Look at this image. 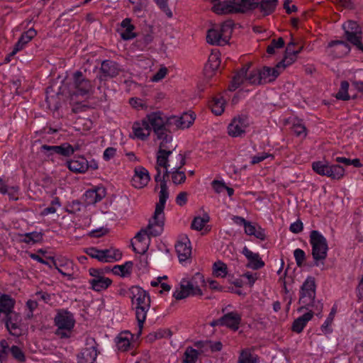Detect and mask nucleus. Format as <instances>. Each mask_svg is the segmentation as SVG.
<instances>
[{
    "mask_svg": "<svg viewBox=\"0 0 363 363\" xmlns=\"http://www.w3.org/2000/svg\"><path fill=\"white\" fill-rule=\"evenodd\" d=\"M43 234L38 232H31L27 233L25 236L24 241L28 244H33L40 241L43 239Z\"/></svg>",
    "mask_w": 363,
    "mask_h": 363,
    "instance_id": "5fc2aeb1",
    "label": "nucleus"
},
{
    "mask_svg": "<svg viewBox=\"0 0 363 363\" xmlns=\"http://www.w3.org/2000/svg\"><path fill=\"white\" fill-rule=\"evenodd\" d=\"M160 191L159 194V202L157 203L154 216L149 220L148 227L152 228L150 233L153 235H160L164 230L165 203L169 198L167 181H162L160 184Z\"/></svg>",
    "mask_w": 363,
    "mask_h": 363,
    "instance_id": "f03ea898",
    "label": "nucleus"
},
{
    "mask_svg": "<svg viewBox=\"0 0 363 363\" xmlns=\"http://www.w3.org/2000/svg\"><path fill=\"white\" fill-rule=\"evenodd\" d=\"M85 252L92 258L98 259L99 262H103L102 250H99L96 247H91L86 248Z\"/></svg>",
    "mask_w": 363,
    "mask_h": 363,
    "instance_id": "13d9d810",
    "label": "nucleus"
},
{
    "mask_svg": "<svg viewBox=\"0 0 363 363\" xmlns=\"http://www.w3.org/2000/svg\"><path fill=\"white\" fill-rule=\"evenodd\" d=\"M303 223L300 220H297L290 225L289 230L291 232L298 234L303 230Z\"/></svg>",
    "mask_w": 363,
    "mask_h": 363,
    "instance_id": "774afa93",
    "label": "nucleus"
},
{
    "mask_svg": "<svg viewBox=\"0 0 363 363\" xmlns=\"http://www.w3.org/2000/svg\"><path fill=\"white\" fill-rule=\"evenodd\" d=\"M150 242V239L147 238V242H145L142 245H135V246L133 244V248L135 252L139 253V254H145L149 247V244Z\"/></svg>",
    "mask_w": 363,
    "mask_h": 363,
    "instance_id": "e2e57ef3",
    "label": "nucleus"
},
{
    "mask_svg": "<svg viewBox=\"0 0 363 363\" xmlns=\"http://www.w3.org/2000/svg\"><path fill=\"white\" fill-rule=\"evenodd\" d=\"M349 86V83L347 81H342L341 82L340 89L335 95L337 99L347 101L350 99L348 94Z\"/></svg>",
    "mask_w": 363,
    "mask_h": 363,
    "instance_id": "09e8293b",
    "label": "nucleus"
},
{
    "mask_svg": "<svg viewBox=\"0 0 363 363\" xmlns=\"http://www.w3.org/2000/svg\"><path fill=\"white\" fill-rule=\"evenodd\" d=\"M234 23L232 21H225L220 28H211L208 30L206 40L209 44L223 46L228 43Z\"/></svg>",
    "mask_w": 363,
    "mask_h": 363,
    "instance_id": "6e6552de",
    "label": "nucleus"
},
{
    "mask_svg": "<svg viewBox=\"0 0 363 363\" xmlns=\"http://www.w3.org/2000/svg\"><path fill=\"white\" fill-rule=\"evenodd\" d=\"M73 150L71 148V145L65 143L60 145H43L40 147V152L48 160H53L54 155H59L64 157H69L72 155Z\"/></svg>",
    "mask_w": 363,
    "mask_h": 363,
    "instance_id": "2eb2a0df",
    "label": "nucleus"
},
{
    "mask_svg": "<svg viewBox=\"0 0 363 363\" xmlns=\"http://www.w3.org/2000/svg\"><path fill=\"white\" fill-rule=\"evenodd\" d=\"M193 113H184L180 116H172L169 117L168 124L170 125L171 132L179 128H189L194 121Z\"/></svg>",
    "mask_w": 363,
    "mask_h": 363,
    "instance_id": "f3484780",
    "label": "nucleus"
},
{
    "mask_svg": "<svg viewBox=\"0 0 363 363\" xmlns=\"http://www.w3.org/2000/svg\"><path fill=\"white\" fill-rule=\"evenodd\" d=\"M255 0H228L214 4L213 11L217 14L245 13L255 5Z\"/></svg>",
    "mask_w": 363,
    "mask_h": 363,
    "instance_id": "423d86ee",
    "label": "nucleus"
},
{
    "mask_svg": "<svg viewBox=\"0 0 363 363\" xmlns=\"http://www.w3.org/2000/svg\"><path fill=\"white\" fill-rule=\"evenodd\" d=\"M130 291L132 307L135 310L138 323V334L140 335L147 313L150 308L151 300L149 293L139 286H130Z\"/></svg>",
    "mask_w": 363,
    "mask_h": 363,
    "instance_id": "f257e3e1",
    "label": "nucleus"
},
{
    "mask_svg": "<svg viewBox=\"0 0 363 363\" xmlns=\"http://www.w3.org/2000/svg\"><path fill=\"white\" fill-rule=\"evenodd\" d=\"M2 320L11 335L18 337L21 335V329L20 328L21 317L18 313H11L9 316L3 317Z\"/></svg>",
    "mask_w": 363,
    "mask_h": 363,
    "instance_id": "a211bd4d",
    "label": "nucleus"
},
{
    "mask_svg": "<svg viewBox=\"0 0 363 363\" xmlns=\"http://www.w3.org/2000/svg\"><path fill=\"white\" fill-rule=\"evenodd\" d=\"M170 142L161 141L160 147L157 153V162L155 167H169V157L172 155V151L166 150L167 145Z\"/></svg>",
    "mask_w": 363,
    "mask_h": 363,
    "instance_id": "a878e982",
    "label": "nucleus"
},
{
    "mask_svg": "<svg viewBox=\"0 0 363 363\" xmlns=\"http://www.w3.org/2000/svg\"><path fill=\"white\" fill-rule=\"evenodd\" d=\"M194 345L198 349L199 354L206 353L209 351V340H198L194 342Z\"/></svg>",
    "mask_w": 363,
    "mask_h": 363,
    "instance_id": "bf43d9fd",
    "label": "nucleus"
},
{
    "mask_svg": "<svg viewBox=\"0 0 363 363\" xmlns=\"http://www.w3.org/2000/svg\"><path fill=\"white\" fill-rule=\"evenodd\" d=\"M67 168L72 172L83 174L88 170V160L82 155H75L66 163Z\"/></svg>",
    "mask_w": 363,
    "mask_h": 363,
    "instance_id": "b1692460",
    "label": "nucleus"
},
{
    "mask_svg": "<svg viewBox=\"0 0 363 363\" xmlns=\"http://www.w3.org/2000/svg\"><path fill=\"white\" fill-rule=\"evenodd\" d=\"M150 180V174L145 167L139 166L135 168V173L131 180L132 185L135 188H143L147 185Z\"/></svg>",
    "mask_w": 363,
    "mask_h": 363,
    "instance_id": "412c9836",
    "label": "nucleus"
},
{
    "mask_svg": "<svg viewBox=\"0 0 363 363\" xmlns=\"http://www.w3.org/2000/svg\"><path fill=\"white\" fill-rule=\"evenodd\" d=\"M315 282L313 277H308L300 289L299 303L307 310L316 311V315L320 316L323 304L320 301H315Z\"/></svg>",
    "mask_w": 363,
    "mask_h": 363,
    "instance_id": "20e7f679",
    "label": "nucleus"
},
{
    "mask_svg": "<svg viewBox=\"0 0 363 363\" xmlns=\"http://www.w3.org/2000/svg\"><path fill=\"white\" fill-rule=\"evenodd\" d=\"M54 267L57 271L68 279L71 280L73 279V263L69 259H55L53 257H49Z\"/></svg>",
    "mask_w": 363,
    "mask_h": 363,
    "instance_id": "aec40b11",
    "label": "nucleus"
},
{
    "mask_svg": "<svg viewBox=\"0 0 363 363\" xmlns=\"http://www.w3.org/2000/svg\"><path fill=\"white\" fill-rule=\"evenodd\" d=\"M85 202L91 205L101 201L106 196V189L103 187H96L88 189L84 193Z\"/></svg>",
    "mask_w": 363,
    "mask_h": 363,
    "instance_id": "cd10ccee",
    "label": "nucleus"
},
{
    "mask_svg": "<svg viewBox=\"0 0 363 363\" xmlns=\"http://www.w3.org/2000/svg\"><path fill=\"white\" fill-rule=\"evenodd\" d=\"M122 254L118 250H102L103 262H113L121 258Z\"/></svg>",
    "mask_w": 363,
    "mask_h": 363,
    "instance_id": "58836bf2",
    "label": "nucleus"
},
{
    "mask_svg": "<svg viewBox=\"0 0 363 363\" xmlns=\"http://www.w3.org/2000/svg\"><path fill=\"white\" fill-rule=\"evenodd\" d=\"M242 316L237 311L227 313L222 316L223 326H225L234 331L238 330L241 323Z\"/></svg>",
    "mask_w": 363,
    "mask_h": 363,
    "instance_id": "bb28decb",
    "label": "nucleus"
},
{
    "mask_svg": "<svg viewBox=\"0 0 363 363\" xmlns=\"http://www.w3.org/2000/svg\"><path fill=\"white\" fill-rule=\"evenodd\" d=\"M211 186L215 192L217 194H220L226 188L225 184L223 181L219 180H213L211 182Z\"/></svg>",
    "mask_w": 363,
    "mask_h": 363,
    "instance_id": "0e129e2a",
    "label": "nucleus"
},
{
    "mask_svg": "<svg viewBox=\"0 0 363 363\" xmlns=\"http://www.w3.org/2000/svg\"><path fill=\"white\" fill-rule=\"evenodd\" d=\"M121 71L119 65L113 60H105L101 63L99 73L96 76V79L100 82L107 81L108 79L116 77L119 74Z\"/></svg>",
    "mask_w": 363,
    "mask_h": 363,
    "instance_id": "ddd939ff",
    "label": "nucleus"
},
{
    "mask_svg": "<svg viewBox=\"0 0 363 363\" xmlns=\"http://www.w3.org/2000/svg\"><path fill=\"white\" fill-rule=\"evenodd\" d=\"M335 313H336V308L335 307H333L328 318H326V320L324 321V323L321 325V330L324 333L326 334V333H331L332 330L330 329V325H331V323L333 321Z\"/></svg>",
    "mask_w": 363,
    "mask_h": 363,
    "instance_id": "3c124183",
    "label": "nucleus"
},
{
    "mask_svg": "<svg viewBox=\"0 0 363 363\" xmlns=\"http://www.w3.org/2000/svg\"><path fill=\"white\" fill-rule=\"evenodd\" d=\"M294 256L297 266L301 267L304 260L306 259L305 252L300 248H297L294 251Z\"/></svg>",
    "mask_w": 363,
    "mask_h": 363,
    "instance_id": "052dcab7",
    "label": "nucleus"
},
{
    "mask_svg": "<svg viewBox=\"0 0 363 363\" xmlns=\"http://www.w3.org/2000/svg\"><path fill=\"white\" fill-rule=\"evenodd\" d=\"M133 137L141 140H145L150 135V129L143 118L141 122H135L132 127Z\"/></svg>",
    "mask_w": 363,
    "mask_h": 363,
    "instance_id": "7c9ffc66",
    "label": "nucleus"
},
{
    "mask_svg": "<svg viewBox=\"0 0 363 363\" xmlns=\"http://www.w3.org/2000/svg\"><path fill=\"white\" fill-rule=\"evenodd\" d=\"M163 168L164 169V171L163 175L161 176V169L159 167H155L157 174L155 176V181L156 182H160L161 184V182L162 181H166V179L169 177V170L168 169L169 167H163Z\"/></svg>",
    "mask_w": 363,
    "mask_h": 363,
    "instance_id": "680f3d73",
    "label": "nucleus"
},
{
    "mask_svg": "<svg viewBox=\"0 0 363 363\" xmlns=\"http://www.w3.org/2000/svg\"><path fill=\"white\" fill-rule=\"evenodd\" d=\"M37 35V32L34 28H30L26 32H23L19 38L17 43L15 44L12 52L6 58L8 62L10 57L14 56L18 52L23 50L24 47Z\"/></svg>",
    "mask_w": 363,
    "mask_h": 363,
    "instance_id": "4be33fe9",
    "label": "nucleus"
},
{
    "mask_svg": "<svg viewBox=\"0 0 363 363\" xmlns=\"http://www.w3.org/2000/svg\"><path fill=\"white\" fill-rule=\"evenodd\" d=\"M247 71V69L242 68L235 74L230 84L229 85L230 91H233L240 87L244 80L246 79Z\"/></svg>",
    "mask_w": 363,
    "mask_h": 363,
    "instance_id": "4c0bfd02",
    "label": "nucleus"
},
{
    "mask_svg": "<svg viewBox=\"0 0 363 363\" xmlns=\"http://www.w3.org/2000/svg\"><path fill=\"white\" fill-rule=\"evenodd\" d=\"M238 363H258V357L247 350H242L238 358Z\"/></svg>",
    "mask_w": 363,
    "mask_h": 363,
    "instance_id": "49530a36",
    "label": "nucleus"
},
{
    "mask_svg": "<svg viewBox=\"0 0 363 363\" xmlns=\"http://www.w3.org/2000/svg\"><path fill=\"white\" fill-rule=\"evenodd\" d=\"M296 43L291 40L286 46L284 59L277 64L278 67L284 69L294 62L298 56V52L294 48Z\"/></svg>",
    "mask_w": 363,
    "mask_h": 363,
    "instance_id": "c756f323",
    "label": "nucleus"
},
{
    "mask_svg": "<svg viewBox=\"0 0 363 363\" xmlns=\"http://www.w3.org/2000/svg\"><path fill=\"white\" fill-rule=\"evenodd\" d=\"M72 80L73 95L85 96L94 92L93 83L81 71H77L73 74Z\"/></svg>",
    "mask_w": 363,
    "mask_h": 363,
    "instance_id": "9d476101",
    "label": "nucleus"
},
{
    "mask_svg": "<svg viewBox=\"0 0 363 363\" xmlns=\"http://www.w3.org/2000/svg\"><path fill=\"white\" fill-rule=\"evenodd\" d=\"M144 119L150 129L153 130L157 139L161 141L172 142L171 128L170 125L168 124L169 117L161 111H154L148 113Z\"/></svg>",
    "mask_w": 363,
    "mask_h": 363,
    "instance_id": "7ed1b4c3",
    "label": "nucleus"
},
{
    "mask_svg": "<svg viewBox=\"0 0 363 363\" xmlns=\"http://www.w3.org/2000/svg\"><path fill=\"white\" fill-rule=\"evenodd\" d=\"M345 174V169L340 164H330L327 177L333 179H340Z\"/></svg>",
    "mask_w": 363,
    "mask_h": 363,
    "instance_id": "79ce46f5",
    "label": "nucleus"
},
{
    "mask_svg": "<svg viewBox=\"0 0 363 363\" xmlns=\"http://www.w3.org/2000/svg\"><path fill=\"white\" fill-rule=\"evenodd\" d=\"M342 29L346 40L355 46L358 50L363 52V44L362 43V32L357 22L348 21L343 23Z\"/></svg>",
    "mask_w": 363,
    "mask_h": 363,
    "instance_id": "9b49d317",
    "label": "nucleus"
},
{
    "mask_svg": "<svg viewBox=\"0 0 363 363\" xmlns=\"http://www.w3.org/2000/svg\"><path fill=\"white\" fill-rule=\"evenodd\" d=\"M9 352L16 361L19 362H24L26 361L25 354L19 347L13 345L10 347Z\"/></svg>",
    "mask_w": 363,
    "mask_h": 363,
    "instance_id": "603ef678",
    "label": "nucleus"
},
{
    "mask_svg": "<svg viewBox=\"0 0 363 363\" xmlns=\"http://www.w3.org/2000/svg\"><path fill=\"white\" fill-rule=\"evenodd\" d=\"M199 356V352L189 346L186 348L184 353L182 363H196Z\"/></svg>",
    "mask_w": 363,
    "mask_h": 363,
    "instance_id": "ea45409f",
    "label": "nucleus"
},
{
    "mask_svg": "<svg viewBox=\"0 0 363 363\" xmlns=\"http://www.w3.org/2000/svg\"><path fill=\"white\" fill-rule=\"evenodd\" d=\"M279 68L280 67H278L277 65L275 67L264 66L262 69H259V77L262 79L263 84L274 81L280 74L278 70Z\"/></svg>",
    "mask_w": 363,
    "mask_h": 363,
    "instance_id": "72a5a7b5",
    "label": "nucleus"
},
{
    "mask_svg": "<svg viewBox=\"0 0 363 363\" xmlns=\"http://www.w3.org/2000/svg\"><path fill=\"white\" fill-rule=\"evenodd\" d=\"M152 228H149L148 225L146 228L141 229L135 236V239L137 242L135 245H142L145 242H147V238H150V236L157 237V235H153L150 233Z\"/></svg>",
    "mask_w": 363,
    "mask_h": 363,
    "instance_id": "c03bdc74",
    "label": "nucleus"
},
{
    "mask_svg": "<svg viewBox=\"0 0 363 363\" xmlns=\"http://www.w3.org/2000/svg\"><path fill=\"white\" fill-rule=\"evenodd\" d=\"M198 280L204 282L203 277L200 273H196L191 279H182L179 288L175 289L173 296L177 300H182L189 296H201L203 294L198 285Z\"/></svg>",
    "mask_w": 363,
    "mask_h": 363,
    "instance_id": "0eeeda50",
    "label": "nucleus"
},
{
    "mask_svg": "<svg viewBox=\"0 0 363 363\" xmlns=\"http://www.w3.org/2000/svg\"><path fill=\"white\" fill-rule=\"evenodd\" d=\"M86 347L77 354L78 363H94L98 355L97 343L92 337L86 340Z\"/></svg>",
    "mask_w": 363,
    "mask_h": 363,
    "instance_id": "4468645a",
    "label": "nucleus"
},
{
    "mask_svg": "<svg viewBox=\"0 0 363 363\" xmlns=\"http://www.w3.org/2000/svg\"><path fill=\"white\" fill-rule=\"evenodd\" d=\"M175 250L180 262L186 261L191 255V242L187 237L182 238L175 245Z\"/></svg>",
    "mask_w": 363,
    "mask_h": 363,
    "instance_id": "5701e85b",
    "label": "nucleus"
},
{
    "mask_svg": "<svg viewBox=\"0 0 363 363\" xmlns=\"http://www.w3.org/2000/svg\"><path fill=\"white\" fill-rule=\"evenodd\" d=\"M220 63L219 55L218 52H212L208 57V65L212 70L218 68Z\"/></svg>",
    "mask_w": 363,
    "mask_h": 363,
    "instance_id": "4d7b16f0",
    "label": "nucleus"
},
{
    "mask_svg": "<svg viewBox=\"0 0 363 363\" xmlns=\"http://www.w3.org/2000/svg\"><path fill=\"white\" fill-rule=\"evenodd\" d=\"M255 5L252 7V9L258 8L259 11L264 16L271 15L274 12L278 5V0H255Z\"/></svg>",
    "mask_w": 363,
    "mask_h": 363,
    "instance_id": "c85d7f7f",
    "label": "nucleus"
},
{
    "mask_svg": "<svg viewBox=\"0 0 363 363\" xmlns=\"http://www.w3.org/2000/svg\"><path fill=\"white\" fill-rule=\"evenodd\" d=\"M330 164H325L322 161L313 162L312 164L313 170L321 175V176H327L328 174Z\"/></svg>",
    "mask_w": 363,
    "mask_h": 363,
    "instance_id": "de8ad7c7",
    "label": "nucleus"
},
{
    "mask_svg": "<svg viewBox=\"0 0 363 363\" xmlns=\"http://www.w3.org/2000/svg\"><path fill=\"white\" fill-rule=\"evenodd\" d=\"M7 194L10 200L16 201L18 200V195L19 191V187L18 186H12L7 189Z\"/></svg>",
    "mask_w": 363,
    "mask_h": 363,
    "instance_id": "338daca9",
    "label": "nucleus"
},
{
    "mask_svg": "<svg viewBox=\"0 0 363 363\" xmlns=\"http://www.w3.org/2000/svg\"><path fill=\"white\" fill-rule=\"evenodd\" d=\"M15 300L8 294H2L0 296V318L9 316L10 313H15L13 311Z\"/></svg>",
    "mask_w": 363,
    "mask_h": 363,
    "instance_id": "2f4dec72",
    "label": "nucleus"
},
{
    "mask_svg": "<svg viewBox=\"0 0 363 363\" xmlns=\"http://www.w3.org/2000/svg\"><path fill=\"white\" fill-rule=\"evenodd\" d=\"M89 273L92 279L89 280L91 288L95 291H101L106 289L112 283V281L105 277L104 269L90 268Z\"/></svg>",
    "mask_w": 363,
    "mask_h": 363,
    "instance_id": "f8f14e48",
    "label": "nucleus"
},
{
    "mask_svg": "<svg viewBox=\"0 0 363 363\" xmlns=\"http://www.w3.org/2000/svg\"><path fill=\"white\" fill-rule=\"evenodd\" d=\"M292 130L298 137L305 138L307 135L306 128L302 120L296 119L294 121Z\"/></svg>",
    "mask_w": 363,
    "mask_h": 363,
    "instance_id": "37998d69",
    "label": "nucleus"
},
{
    "mask_svg": "<svg viewBox=\"0 0 363 363\" xmlns=\"http://www.w3.org/2000/svg\"><path fill=\"white\" fill-rule=\"evenodd\" d=\"M311 245V254L313 259V265L320 267L324 265L327 257L328 245L326 238L318 230H311L309 235Z\"/></svg>",
    "mask_w": 363,
    "mask_h": 363,
    "instance_id": "39448f33",
    "label": "nucleus"
},
{
    "mask_svg": "<svg viewBox=\"0 0 363 363\" xmlns=\"http://www.w3.org/2000/svg\"><path fill=\"white\" fill-rule=\"evenodd\" d=\"M122 28H125V31L123 32L121 35V38L125 40H129L133 39L136 35L133 33L135 26L131 23V19L126 18L123 19L121 23Z\"/></svg>",
    "mask_w": 363,
    "mask_h": 363,
    "instance_id": "c9c22d12",
    "label": "nucleus"
},
{
    "mask_svg": "<svg viewBox=\"0 0 363 363\" xmlns=\"http://www.w3.org/2000/svg\"><path fill=\"white\" fill-rule=\"evenodd\" d=\"M210 106L212 112L216 116H220L224 111L225 100L222 96H216L213 99Z\"/></svg>",
    "mask_w": 363,
    "mask_h": 363,
    "instance_id": "a19ab883",
    "label": "nucleus"
},
{
    "mask_svg": "<svg viewBox=\"0 0 363 363\" xmlns=\"http://www.w3.org/2000/svg\"><path fill=\"white\" fill-rule=\"evenodd\" d=\"M260 77L259 69L252 71L248 75H246V79L252 84H263L262 79Z\"/></svg>",
    "mask_w": 363,
    "mask_h": 363,
    "instance_id": "864d4df0",
    "label": "nucleus"
},
{
    "mask_svg": "<svg viewBox=\"0 0 363 363\" xmlns=\"http://www.w3.org/2000/svg\"><path fill=\"white\" fill-rule=\"evenodd\" d=\"M242 253L248 260V263L246 264L247 268L257 270L264 266V262L260 258L259 255L252 252L246 246L243 247Z\"/></svg>",
    "mask_w": 363,
    "mask_h": 363,
    "instance_id": "393cba45",
    "label": "nucleus"
},
{
    "mask_svg": "<svg viewBox=\"0 0 363 363\" xmlns=\"http://www.w3.org/2000/svg\"><path fill=\"white\" fill-rule=\"evenodd\" d=\"M186 175L183 171L172 172V179L174 184H181L186 181Z\"/></svg>",
    "mask_w": 363,
    "mask_h": 363,
    "instance_id": "6e6d98bb",
    "label": "nucleus"
},
{
    "mask_svg": "<svg viewBox=\"0 0 363 363\" xmlns=\"http://www.w3.org/2000/svg\"><path fill=\"white\" fill-rule=\"evenodd\" d=\"M317 312L310 310L308 312L304 313L301 316L295 319L292 323L291 330L292 331L300 333L303 331L306 324L309 320H311L313 315H316Z\"/></svg>",
    "mask_w": 363,
    "mask_h": 363,
    "instance_id": "473e14b6",
    "label": "nucleus"
},
{
    "mask_svg": "<svg viewBox=\"0 0 363 363\" xmlns=\"http://www.w3.org/2000/svg\"><path fill=\"white\" fill-rule=\"evenodd\" d=\"M249 125V119L247 116L241 115L235 117L228 126L229 135L233 138L242 137Z\"/></svg>",
    "mask_w": 363,
    "mask_h": 363,
    "instance_id": "dca6fc26",
    "label": "nucleus"
},
{
    "mask_svg": "<svg viewBox=\"0 0 363 363\" xmlns=\"http://www.w3.org/2000/svg\"><path fill=\"white\" fill-rule=\"evenodd\" d=\"M133 334L129 331L121 333L116 338L117 347L121 351H126L130 348Z\"/></svg>",
    "mask_w": 363,
    "mask_h": 363,
    "instance_id": "f704fd0d",
    "label": "nucleus"
},
{
    "mask_svg": "<svg viewBox=\"0 0 363 363\" xmlns=\"http://www.w3.org/2000/svg\"><path fill=\"white\" fill-rule=\"evenodd\" d=\"M213 272L217 277H225L228 274L227 265L221 261L216 262L213 266Z\"/></svg>",
    "mask_w": 363,
    "mask_h": 363,
    "instance_id": "a18cd8bd",
    "label": "nucleus"
},
{
    "mask_svg": "<svg viewBox=\"0 0 363 363\" xmlns=\"http://www.w3.org/2000/svg\"><path fill=\"white\" fill-rule=\"evenodd\" d=\"M167 73V69L165 67H162L152 76V81L157 82L162 80L166 76Z\"/></svg>",
    "mask_w": 363,
    "mask_h": 363,
    "instance_id": "69168bd1",
    "label": "nucleus"
},
{
    "mask_svg": "<svg viewBox=\"0 0 363 363\" xmlns=\"http://www.w3.org/2000/svg\"><path fill=\"white\" fill-rule=\"evenodd\" d=\"M208 221L209 216L208 215H206L203 217H195L191 222V228L193 230H201Z\"/></svg>",
    "mask_w": 363,
    "mask_h": 363,
    "instance_id": "8fccbe9b",
    "label": "nucleus"
},
{
    "mask_svg": "<svg viewBox=\"0 0 363 363\" xmlns=\"http://www.w3.org/2000/svg\"><path fill=\"white\" fill-rule=\"evenodd\" d=\"M330 55L334 58L342 57L350 52V45L343 40H336L330 41L328 45Z\"/></svg>",
    "mask_w": 363,
    "mask_h": 363,
    "instance_id": "6ab92c4d",
    "label": "nucleus"
},
{
    "mask_svg": "<svg viewBox=\"0 0 363 363\" xmlns=\"http://www.w3.org/2000/svg\"><path fill=\"white\" fill-rule=\"evenodd\" d=\"M54 322L57 327L56 334L61 337H69V333L75 324L73 313L67 310L60 309L55 316Z\"/></svg>",
    "mask_w": 363,
    "mask_h": 363,
    "instance_id": "1a4fd4ad",
    "label": "nucleus"
},
{
    "mask_svg": "<svg viewBox=\"0 0 363 363\" xmlns=\"http://www.w3.org/2000/svg\"><path fill=\"white\" fill-rule=\"evenodd\" d=\"M132 267L133 262L128 261L125 262L123 264L121 265H115L111 271L115 275L125 277L131 274Z\"/></svg>",
    "mask_w": 363,
    "mask_h": 363,
    "instance_id": "e433bc0d",
    "label": "nucleus"
}]
</instances>
